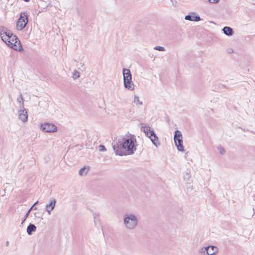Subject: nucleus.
I'll list each match as a JSON object with an SVG mask.
<instances>
[{
  "instance_id": "nucleus-1",
  "label": "nucleus",
  "mask_w": 255,
  "mask_h": 255,
  "mask_svg": "<svg viewBox=\"0 0 255 255\" xmlns=\"http://www.w3.org/2000/svg\"><path fill=\"white\" fill-rule=\"evenodd\" d=\"M112 146L116 154L120 156L132 154L136 150L132 138H119L112 143Z\"/></svg>"
},
{
  "instance_id": "nucleus-2",
  "label": "nucleus",
  "mask_w": 255,
  "mask_h": 255,
  "mask_svg": "<svg viewBox=\"0 0 255 255\" xmlns=\"http://www.w3.org/2000/svg\"><path fill=\"white\" fill-rule=\"evenodd\" d=\"M124 225L127 229L133 230L137 226L138 220L137 217L132 213H126L123 216Z\"/></svg>"
},
{
  "instance_id": "nucleus-3",
  "label": "nucleus",
  "mask_w": 255,
  "mask_h": 255,
  "mask_svg": "<svg viewBox=\"0 0 255 255\" xmlns=\"http://www.w3.org/2000/svg\"><path fill=\"white\" fill-rule=\"evenodd\" d=\"M123 74L124 78V85L125 88L128 90H134V84L132 81V75L130 71L128 69L123 68Z\"/></svg>"
},
{
  "instance_id": "nucleus-4",
  "label": "nucleus",
  "mask_w": 255,
  "mask_h": 255,
  "mask_svg": "<svg viewBox=\"0 0 255 255\" xmlns=\"http://www.w3.org/2000/svg\"><path fill=\"white\" fill-rule=\"evenodd\" d=\"M5 43L7 46L16 51H20L23 50L20 41L15 35H12V37L8 39Z\"/></svg>"
},
{
  "instance_id": "nucleus-5",
  "label": "nucleus",
  "mask_w": 255,
  "mask_h": 255,
  "mask_svg": "<svg viewBox=\"0 0 255 255\" xmlns=\"http://www.w3.org/2000/svg\"><path fill=\"white\" fill-rule=\"evenodd\" d=\"M28 21V17L26 12L20 13V16L16 22V28L18 30H21L24 29Z\"/></svg>"
},
{
  "instance_id": "nucleus-6",
  "label": "nucleus",
  "mask_w": 255,
  "mask_h": 255,
  "mask_svg": "<svg viewBox=\"0 0 255 255\" xmlns=\"http://www.w3.org/2000/svg\"><path fill=\"white\" fill-rule=\"evenodd\" d=\"M182 138L183 137L181 132L178 130H175L174 136V140L175 145L179 151H184V150Z\"/></svg>"
},
{
  "instance_id": "nucleus-7",
  "label": "nucleus",
  "mask_w": 255,
  "mask_h": 255,
  "mask_svg": "<svg viewBox=\"0 0 255 255\" xmlns=\"http://www.w3.org/2000/svg\"><path fill=\"white\" fill-rule=\"evenodd\" d=\"M41 129L46 132H52L57 131V127L52 124L44 123L41 124Z\"/></svg>"
},
{
  "instance_id": "nucleus-8",
  "label": "nucleus",
  "mask_w": 255,
  "mask_h": 255,
  "mask_svg": "<svg viewBox=\"0 0 255 255\" xmlns=\"http://www.w3.org/2000/svg\"><path fill=\"white\" fill-rule=\"evenodd\" d=\"M18 118L23 123H25L27 121V112L23 106L22 107V109L18 111Z\"/></svg>"
},
{
  "instance_id": "nucleus-9",
  "label": "nucleus",
  "mask_w": 255,
  "mask_h": 255,
  "mask_svg": "<svg viewBox=\"0 0 255 255\" xmlns=\"http://www.w3.org/2000/svg\"><path fill=\"white\" fill-rule=\"evenodd\" d=\"M150 138L152 143L156 147L160 145V142L157 136L155 133L154 130L150 131V135L148 137Z\"/></svg>"
},
{
  "instance_id": "nucleus-10",
  "label": "nucleus",
  "mask_w": 255,
  "mask_h": 255,
  "mask_svg": "<svg viewBox=\"0 0 255 255\" xmlns=\"http://www.w3.org/2000/svg\"><path fill=\"white\" fill-rule=\"evenodd\" d=\"M185 19L191 21H199L201 20V18L199 15H196V13L193 12L186 15Z\"/></svg>"
},
{
  "instance_id": "nucleus-11",
  "label": "nucleus",
  "mask_w": 255,
  "mask_h": 255,
  "mask_svg": "<svg viewBox=\"0 0 255 255\" xmlns=\"http://www.w3.org/2000/svg\"><path fill=\"white\" fill-rule=\"evenodd\" d=\"M56 203V200L54 199H51L50 203L46 205L45 210L49 214H50L51 211L54 209Z\"/></svg>"
},
{
  "instance_id": "nucleus-12",
  "label": "nucleus",
  "mask_w": 255,
  "mask_h": 255,
  "mask_svg": "<svg viewBox=\"0 0 255 255\" xmlns=\"http://www.w3.org/2000/svg\"><path fill=\"white\" fill-rule=\"evenodd\" d=\"M218 248L215 246H207V255H214L218 253Z\"/></svg>"
},
{
  "instance_id": "nucleus-13",
  "label": "nucleus",
  "mask_w": 255,
  "mask_h": 255,
  "mask_svg": "<svg viewBox=\"0 0 255 255\" xmlns=\"http://www.w3.org/2000/svg\"><path fill=\"white\" fill-rule=\"evenodd\" d=\"M140 130L145 133V134L147 137H148L150 135V131L153 130V129H151V128L147 125H141L140 127Z\"/></svg>"
},
{
  "instance_id": "nucleus-14",
  "label": "nucleus",
  "mask_w": 255,
  "mask_h": 255,
  "mask_svg": "<svg viewBox=\"0 0 255 255\" xmlns=\"http://www.w3.org/2000/svg\"><path fill=\"white\" fill-rule=\"evenodd\" d=\"M222 31L227 36H232L234 34V30L230 27L225 26L222 29Z\"/></svg>"
},
{
  "instance_id": "nucleus-15",
  "label": "nucleus",
  "mask_w": 255,
  "mask_h": 255,
  "mask_svg": "<svg viewBox=\"0 0 255 255\" xmlns=\"http://www.w3.org/2000/svg\"><path fill=\"white\" fill-rule=\"evenodd\" d=\"M36 230V226L32 224H30L27 227V233L28 235H31L33 232H35Z\"/></svg>"
},
{
  "instance_id": "nucleus-16",
  "label": "nucleus",
  "mask_w": 255,
  "mask_h": 255,
  "mask_svg": "<svg viewBox=\"0 0 255 255\" xmlns=\"http://www.w3.org/2000/svg\"><path fill=\"white\" fill-rule=\"evenodd\" d=\"M12 35H14L10 30H8L6 31V34L4 35V37L3 38V40H2L4 43L7 42V40L8 39H10Z\"/></svg>"
},
{
  "instance_id": "nucleus-17",
  "label": "nucleus",
  "mask_w": 255,
  "mask_h": 255,
  "mask_svg": "<svg viewBox=\"0 0 255 255\" xmlns=\"http://www.w3.org/2000/svg\"><path fill=\"white\" fill-rule=\"evenodd\" d=\"M7 29L6 27L3 26H0V36L1 40H3V38L4 37V35L6 34V31Z\"/></svg>"
},
{
  "instance_id": "nucleus-18",
  "label": "nucleus",
  "mask_w": 255,
  "mask_h": 255,
  "mask_svg": "<svg viewBox=\"0 0 255 255\" xmlns=\"http://www.w3.org/2000/svg\"><path fill=\"white\" fill-rule=\"evenodd\" d=\"M89 170V168L88 167L84 166L80 169L79 171V174L81 176L85 175L87 174Z\"/></svg>"
},
{
  "instance_id": "nucleus-19",
  "label": "nucleus",
  "mask_w": 255,
  "mask_h": 255,
  "mask_svg": "<svg viewBox=\"0 0 255 255\" xmlns=\"http://www.w3.org/2000/svg\"><path fill=\"white\" fill-rule=\"evenodd\" d=\"M183 178L184 180L186 181L187 183H190L191 181V176L188 172H186L184 173Z\"/></svg>"
},
{
  "instance_id": "nucleus-20",
  "label": "nucleus",
  "mask_w": 255,
  "mask_h": 255,
  "mask_svg": "<svg viewBox=\"0 0 255 255\" xmlns=\"http://www.w3.org/2000/svg\"><path fill=\"white\" fill-rule=\"evenodd\" d=\"M33 209V206H31L30 208L27 211V213L25 214L24 216L23 217L22 219L21 224H23V223L25 222V221L26 220L28 216L29 215V214Z\"/></svg>"
},
{
  "instance_id": "nucleus-21",
  "label": "nucleus",
  "mask_w": 255,
  "mask_h": 255,
  "mask_svg": "<svg viewBox=\"0 0 255 255\" xmlns=\"http://www.w3.org/2000/svg\"><path fill=\"white\" fill-rule=\"evenodd\" d=\"M23 98L22 97V95L21 94H20L19 96L17 99V101L18 103H19L20 105H22V107L23 106L24 107V102H23Z\"/></svg>"
},
{
  "instance_id": "nucleus-22",
  "label": "nucleus",
  "mask_w": 255,
  "mask_h": 255,
  "mask_svg": "<svg viewBox=\"0 0 255 255\" xmlns=\"http://www.w3.org/2000/svg\"><path fill=\"white\" fill-rule=\"evenodd\" d=\"M80 73L77 71V70H74V71L73 73L72 77L74 80H75L77 79L78 78L80 77Z\"/></svg>"
},
{
  "instance_id": "nucleus-23",
  "label": "nucleus",
  "mask_w": 255,
  "mask_h": 255,
  "mask_svg": "<svg viewBox=\"0 0 255 255\" xmlns=\"http://www.w3.org/2000/svg\"><path fill=\"white\" fill-rule=\"evenodd\" d=\"M134 103H136L140 105H142V102L139 101V97L137 95H134Z\"/></svg>"
},
{
  "instance_id": "nucleus-24",
  "label": "nucleus",
  "mask_w": 255,
  "mask_h": 255,
  "mask_svg": "<svg viewBox=\"0 0 255 255\" xmlns=\"http://www.w3.org/2000/svg\"><path fill=\"white\" fill-rule=\"evenodd\" d=\"M200 253L203 255H207V247L201 248Z\"/></svg>"
},
{
  "instance_id": "nucleus-25",
  "label": "nucleus",
  "mask_w": 255,
  "mask_h": 255,
  "mask_svg": "<svg viewBox=\"0 0 255 255\" xmlns=\"http://www.w3.org/2000/svg\"><path fill=\"white\" fill-rule=\"evenodd\" d=\"M153 48L154 50H158L159 51H164L165 50V49L164 47L160 46H156Z\"/></svg>"
},
{
  "instance_id": "nucleus-26",
  "label": "nucleus",
  "mask_w": 255,
  "mask_h": 255,
  "mask_svg": "<svg viewBox=\"0 0 255 255\" xmlns=\"http://www.w3.org/2000/svg\"><path fill=\"white\" fill-rule=\"evenodd\" d=\"M217 149L221 154L223 155L225 154V150L224 148L221 146H218Z\"/></svg>"
},
{
  "instance_id": "nucleus-27",
  "label": "nucleus",
  "mask_w": 255,
  "mask_h": 255,
  "mask_svg": "<svg viewBox=\"0 0 255 255\" xmlns=\"http://www.w3.org/2000/svg\"><path fill=\"white\" fill-rule=\"evenodd\" d=\"M107 150L106 147L103 145H99V151H106Z\"/></svg>"
},
{
  "instance_id": "nucleus-28",
  "label": "nucleus",
  "mask_w": 255,
  "mask_h": 255,
  "mask_svg": "<svg viewBox=\"0 0 255 255\" xmlns=\"http://www.w3.org/2000/svg\"><path fill=\"white\" fill-rule=\"evenodd\" d=\"M209 2L211 3H218L220 0H207Z\"/></svg>"
},
{
  "instance_id": "nucleus-29",
  "label": "nucleus",
  "mask_w": 255,
  "mask_h": 255,
  "mask_svg": "<svg viewBox=\"0 0 255 255\" xmlns=\"http://www.w3.org/2000/svg\"><path fill=\"white\" fill-rule=\"evenodd\" d=\"M94 218H95L94 222H95V223L96 224V216H98V214H94Z\"/></svg>"
},
{
  "instance_id": "nucleus-30",
  "label": "nucleus",
  "mask_w": 255,
  "mask_h": 255,
  "mask_svg": "<svg viewBox=\"0 0 255 255\" xmlns=\"http://www.w3.org/2000/svg\"><path fill=\"white\" fill-rule=\"evenodd\" d=\"M9 245V242L8 241H6L5 243V245L6 247H8Z\"/></svg>"
},
{
  "instance_id": "nucleus-31",
  "label": "nucleus",
  "mask_w": 255,
  "mask_h": 255,
  "mask_svg": "<svg viewBox=\"0 0 255 255\" xmlns=\"http://www.w3.org/2000/svg\"><path fill=\"white\" fill-rule=\"evenodd\" d=\"M38 201H36L32 206H33V208L34 207V206L36 205L37 203H38Z\"/></svg>"
},
{
  "instance_id": "nucleus-32",
  "label": "nucleus",
  "mask_w": 255,
  "mask_h": 255,
  "mask_svg": "<svg viewBox=\"0 0 255 255\" xmlns=\"http://www.w3.org/2000/svg\"><path fill=\"white\" fill-rule=\"evenodd\" d=\"M252 132H253V133H254V132H253V131H252Z\"/></svg>"
}]
</instances>
